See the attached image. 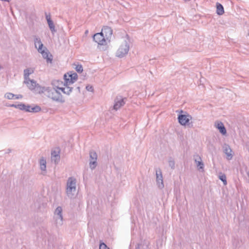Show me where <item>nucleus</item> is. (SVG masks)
Masks as SVG:
<instances>
[{
    "mask_svg": "<svg viewBox=\"0 0 249 249\" xmlns=\"http://www.w3.org/2000/svg\"><path fill=\"white\" fill-rule=\"evenodd\" d=\"M44 92H47L48 97L52 99L53 101L61 103L65 102V100L59 90L45 87Z\"/></svg>",
    "mask_w": 249,
    "mask_h": 249,
    "instance_id": "obj_1",
    "label": "nucleus"
},
{
    "mask_svg": "<svg viewBox=\"0 0 249 249\" xmlns=\"http://www.w3.org/2000/svg\"><path fill=\"white\" fill-rule=\"evenodd\" d=\"M76 180L73 177L68 178L67 182L66 194L69 197L72 198L76 192Z\"/></svg>",
    "mask_w": 249,
    "mask_h": 249,
    "instance_id": "obj_2",
    "label": "nucleus"
},
{
    "mask_svg": "<svg viewBox=\"0 0 249 249\" xmlns=\"http://www.w3.org/2000/svg\"><path fill=\"white\" fill-rule=\"evenodd\" d=\"M24 83L26 84L28 88L31 90L38 93L44 92L45 87H41L34 80L30 79L26 81H24Z\"/></svg>",
    "mask_w": 249,
    "mask_h": 249,
    "instance_id": "obj_3",
    "label": "nucleus"
},
{
    "mask_svg": "<svg viewBox=\"0 0 249 249\" xmlns=\"http://www.w3.org/2000/svg\"><path fill=\"white\" fill-rule=\"evenodd\" d=\"M129 50L128 42L124 40L120 46L116 53V56L122 58L125 56Z\"/></svg>",
    "mask_w": 249,
    "mask_h": 249,
    "instance_id": "obj_4",
    "label": "nucleus"
},
{
    "mask_svg": "<svg viewBox=\"0 0 249 249\" xmlns=\"http://www.w3.org/2000/svg\"><path fill=\"white\" fill-rule=\"evenodd\" d=\"M89 168L91 170H94L97 166V154L94 150H90L89 152Z\"/></svg>",
    "mask_w": 249,
    "mask_h": 249,
    "instance_id": "obj_5",
    "label": "nucleus"
},
{
    "mask_svg": "<svg viewBox=\"0 0 249 249\" xmlns=\"http://www.w3.org/2000/svg\"><path fill=\"white\" fill-rule=\"evenodd\" d=\"M54 219L57 226H61L63 224L62 208L58 206L55 209L54 213Z\"/></svg>",
    "mask_w": 249,
    "mask_h": 249,
    "instance_id": "obj_6",
    "label": "nucleus"
},
{
    "mask_svg": "<svg viewBox=\"0 0 249 249\" xmlns=\"http://www.w3.org/2000/svg\"><path fill=\"white\" fill-rule=\"evenodd\" d=\"M93 40L100 45H106L108 41L101 32L96 33L93 36Z\"/></svg>",
    "mask_w": 249,
    "mask_h": 249,
    "instance_id": "obj_7",
    "label": "nucleus"
},
{
    "mask_svg": "<svg viewBox=\"0 0 249 249\" xmlns=\"http://www.w3.org/2000/svg\"><path fill=\"white\" fill-rule=\"evenodd\" d=\"M156 182L159 188L161 189L164 188L163 177L161 170L160 168L156 169Z\"/></svg>",
    "mask_w": 249,
    "mask_h": 249,
    "instance_id": "obj_8",
    "label": "nucleus"
},
{
    "mask_svg": "<svg viewBox=\"0 0 249 249\" xmlns=\"http://www.w3.org/2000/svg\"><path fill=\"white\" fill-rule=\"evenodd\" d=\"M64 77L65 79V85H70L76 81L78 78V75L77 73H73L71 74H68V75L65 74Z\"/></svg>",
    "mask_w": 249,
    "mask_h": 249,
    "instance_id": "obj_9",
    "label": "nucleus"
},
{
    "mask_svg": "<svg viewBox=\"0 0 249 249\" xmlns=\"http://www.w3.org/2000/svg\"><path fill=\"white\" fill-rule=\"evenodd\" d=\"M179 123L182 125H186L189 124V121L192 119V117L188 114H180L178 116Z\"/></svg>",
    "mask_w": 249,
    "mask_h": 249,
    "instance_id": "obj_10",
    "label": "nucleus"
},
{
    "mask_svg": "<svg viewBox=\"0 0 249 249\" xmlns=\"http://www.w3.org/2000/svg\"><path fill=\"white\" fill-rule=\"evenodd\" d=\"M101 33L108 42H110L112 35V30L111 28L108 26H104L102 29Z\"/></svg>",
    "mask_w": 249,
    "mask_h": 249,
    "instance_id": "obj_11",
    "label": "nucleus"
},
{
    "mask_svg": "<svg viewBox=\"0 0 249 249\" xmlns=\"http://www.w3.org/2000/svg\"><path fill=\"white\" fill-rule=\"evenodd\" d=\"M124 98L121 96H117L114 100V109L117 110L125 104Z\"/></svg>",
    "mask_w": 249,
    "mask_h": 249,
    "instance_id": "obj_12",
    "label": "nucleus"
},
{
    "mask_svg": "<svg viewBox=\"0 0 249 249\" xmlns=\"http://www.w3.org/2000/svg\"><path fill=\"white\" fill-rule=\"evenodd\" d=\"M60 151L58 150H55L52 151L51 160L55 164H57L60 161Z\"/></svg>",
    "mask_w": 249,
    "mask_h": 249,
    "instance_id": "obj_13",
    "label": "nucleus"
},
{
    "mask_svg": "<svg viewBox=\"0 0 249 249\" xmlns=\"http://www.w3.org/2000/svg\"><path fill=\"white\" fill-rule=\"evenodd\" d=\"M195 162L198 170H203L204 163L202 162L201 157L198 155H195L194 157Z\"/></svg>",
    "mask_w": 249,
    "mask_h": 249,
    "instance_id": "obj_14",
    "label": "nucleus"
},
{
    "mask_svg": "<svg viewBox=\"0 0 249 249\" xmlns=\"http://www.w3.org/2000/svg\"><path fill=\"white\" fill-rule=\"evenodd\" d=\"M223 151L227 156V159L229 160H231L232 158V155L231 154L232 150L230 146L228 144H225L223 146Z\"/></svg>",
    "mask_w": 249,
    "mask_h": 249,
    "instance_id": "obj_15",
    "label": "nucleus"
},
{
    "mask_svg": "<svg viewBox=\"0 0 249 249\" xmlns=\"http://www.w3.org/2000/svg\"><path fill=\"white\" fill-rule=\"evenodd\" d=\"M52 84L53 86V89H57L58 90H61V89H63V87H62L64 85V84L62 81L60 80H54L52 81Z\"/></svg>",
    "mask_w": 249,
    "mask_h": 249,
    "instance_id": "obj_16",
    "label": "nucleus"
},
{
    "mask_svg": "<svg viewBox=\"0 0 249 249\" xmlns=\"http://www.w3.org/2000/svg\"><path fill=\"white\" fill-rule=\"evenodd\" d=\"M215 127L219 129L222 135H225L227 133L226 129L224 124L221 122H217L215 123Z\"/></svg>",
    "mask_w": 249,
    "mask_h": 249,
    "instance_id": "obj_17",
    "label": "nucleus"
},
{
    "mask_svg": "<svg viewBox=\"0 0 249 249\" xmlns=\"http://www.w3.org/2000/svg\"><path fill=\"white\" fill-rule=\"evenodd\" d=\"M46 160L44 157H41L39 160V167L41 171L46 172Z\"/></svg>",
    "mask_w": 249,
    "mask_h": 249,
    "instance_id": "obj_18",
    "label": "nucleus"
},
{
    "mask_svg": "<svg viewBox=\"0 0 249 249\" xmlns=\"http://www.w3.org/2000/svg\"><path fill=\"white\" fill-rule=\"evenodd\" d=\"M38 52L41 53L44 58L47 59V62H52V59L49 57V53L48 52L46 51L45 50H43L42 48L41 51H38Z\"/></svg>",
    "mask_w": 249,
    "mask_h": 249,
    "instance_id": "obj_19",
    "label": "nucleus"
},
{
    "mask_svg": "<svg viewBox=\"0 0 249 249\" xmlns=\"http://www.w3.org/2000/svg\"><path fill=\"white\" fill-rule=\"evenodd\" d=\"M35 47L37 49L38 51H40L43 48V45L39 38H36L34 40Z\"/></svg>",
    "mask_w": 249,
    "mask_h": 249,
    "instance_id": "obj_20",
    "label": "nucleus"
},
{
    "mask_svg": "<svg viewBox=\"0 0 249 249\" xmlns=\"http://www.w3.org/2000/svg\"><path fill=\"white\" fill-rule=\"evenodd\" d=\"M224 13V8L222 4L216 3V13L218 15H222Z\"/></svg>",
    "mask_w": 249,
    "mask_h": 249,
    "instance_id": "obj_21",
    "label": "nucleus"
},
{
    "mask_svg": "<svg viewBox=\"0 0 249 249\" xmlns=\"http://www.w3.org/2000/svg\"><path fill=\"white\" fill-rule=\"evenodd\" d=\"M64 86L65 87H63V89H61V91L64 94L70 95L72 91V88L70 87L69 85H65V83H64Z\"/></svg>",
    "mask_w": 249,
    "mask_h": 249,
    "instance_id": "obj_22",
    "label": "nucleus"
},
{
    "mask_svg": "<svg viewBox=\"0 0 249 249\" xmlns=\"http://www.w3.org/2000/svg\"><path fill=\"white\" fill-rule=\"evenodd\" d=\"M48 24L49 27V28L50 30L51 31L52 33L53 34H54L56 32V30L55 29V26L53 24V21L51 19H49L48 20Z\"/></svg>",
    "mask_w": 249,
    "mask_h": 249,
    "instance_id": "obj_23",
    "label": "nucleus"
},
{
    "mask_svg": "<svg viewBox=\"0 0 249 249\" xmlns=\"http://www.w3.org/2000/svg\"><path fill=\"white\" fill-rule=\"evenodd\" d=\"M33 72V71H31L30 69H26L24 70V81H26L27 80L30 79L29 76L30 74H31Z\"/></svg>",
    "mask_w": 249,
    "mask_h": 249,
    "instance_id": "obj_24",
    "label": "nucleus"
},
{
    "mask_svg": "<svg viewBox=\"0 0 249 249\" xmlns=\"http://www.w3.org/2000/svg\"><path fill=\"white\" fill-rule=\"evenodd\" d=\"M30 108H31V106L30 105H25V104L21 103V107H20V110L29 112L30 111Z\"/></svg>",
    "mask_w": 249,
    "mask_h": 249,
    "instance_id": "obj_25",
    "label": "nucleus"
},
{
    "mask_svg": "<svg viewBox=\"0 0 249 249\" xmlns=\"http://www.w3.org/2000/svg\"><path fill=\"white\" fill-rule=\"evenodd\" d=\"M41 108L39 106H38L37 105H36L34 107H31V108L30 109V111L29 112H35V113L38 112L40 111H41Z\"/></svg>",
    "mask_w": 249,
    "mask_h": 249,
    "instance_id": "obj_26",
    "label": "nucleus"
},
{
    "mask_svg": "<svg viewBox=\"0 0 249 249\" xmlns=\"http://www.w3.org/2000/svg\"><path fill=\"white\" fill-rule=\"evenodd\" d=\"M168 164L169 166L172 169H175V163L174 160L172 158H169L168 160Z\"/></svg>",
    "mask_w": 249,
    "mask_h": 249,
    "instance_id": "obj_27",
    "label": "nucleus"
},
{
    "mask_svg": "<svg viewBox=\"0 0 249 249\" xmlns=\"http://www.w3.org/2000/svg\"><path fill=\"white\" fill-rule=\"evenodd\" d=\"M219 178L223 182L224 185H225L227 184L226 177L225 174H221L219 175Z\"/></svg>",
    "mask_w": 249,
    "mask_h": 249,
    "instance_id": "obj_28",
    "label": "nucleus"
},
{
    "mask_svg": "<svg viewBox=\"0 0 249 249\" xmlns=\"http://www.w3.org/2000/svg\"><path fill=\"white\" fill-rule=\"evenodd\" d=\"M14 97H15V94H14L12 93H10V92L6 93L4 95V97L8 99H9V100L13 99Z\"/></svg>",
    "mask_w": 249,
    "mask_h": 249,
    "instance_id": "obj_29",
    "label": "nucleus"
},
{
    "mask_svg": "<svg viewBox=\"0 0 249 249\" xmlns=\"http://www.w3.org/2000/svg\"><path fill=\"white\" fill-rule=\"evenodd\" d=\"M75 70L78 72H82L83 71V67L81 65H78L76 66L75 67Z\"/></svg>",
    "mask_w": 249,
    "mask_h": 249,
    "instance_id": "obj_30",
    "label": "nucleus"
},
{
    "mask_svg": "<svg viewBox=\"0 0 249 249\" xmlns=\"http://www.w3.org/2000/svg\"><path fill=\"white\" fill-rule=\"evenodd\" d=\"M99 249H109V248L105 243H102L100 244Z\"/></svg>",
    "mask_w": 249,
    "mask_h": 249,
    "instance_id": "obj_31",
    "label": "nucleus"
},
{
    "mask_svg": "<svg viewBox=\"0 0 249 249\" xmlns=\"http://www.w3.org/2000/svg\"><path fill=\"white\" fill-rule=\"evenodd\" d=\"M8 106L10 107H14L15 108L20 109L21 104H18V105L11 104V105H10Z\"/></svg>",
    "mask_w": 249,
    "mask_h": 249,
    "instance_id": "obj_32",
    "label": "nucleus"
},
{
    "mask_svg": "<svg viewBox=\"0 0 249 249\" xmlns=\"http://www.w3.org/2000/svg\"><path fill=\"white\" fill-rule=\"evenodd\" d=\"M86 89L87 90L89 91H92L93 90V89L92 87L90 86H87L86 87Z\"/></svg>",
    "mask_w": 249,
    "mask_h": 249,
    "instance_id": "obj_33",
    "label": "nucleus"
},
{
    "mask_svg": "<svg viewBox=\"0 0 249 249\" xmlns=\"http://www.w3.org/2000/svg\"><path fill=\"white\" fill-rule=\"evenodd\" d=\"M14 97H15V98L16 99H21L23 97V96L21 94H18V95L15 94Z\"/></svg>",
    "mask_w": 249,
    "mask_h": 249,
    "instance_id": "obj_34",
    "label": "nucleus"
},
{
    "mask_svg": "<svg viewBox=\"0 0 249 249\" xmlns=\"http://www.w3.org/2000/svg\"><path fill=\"white\" fill-rule=\"evenodd\" d=\"M46 18L47 21L49 19H51L50 16L49 15H46Z\"/></svg>",
    "mask_w": 249,
    "mask_h": 249,
    "instance_id": "obj_35",
    "label": "nucleus"
},
{
    "mask_svg": "<svg viewBox=\"0 0 249 249\" xmlns=\"http://www.w3.org/2000/svg\"><path fill=\"white\" fill-rule=\"evenodd\" d=\"M247 174L249 178V171L247 172Z\"/></svg>",
    "mask_w": 249,
    "mask_h": 249,
    "instance_id": "obj_36",
    "label": "nucleus"
},
{
    "mask_svg": "<svg viewBox=\"0 0 249 249\" xmlns=\"http://www.w3.org/2000/svg\"><path fill=\"white\" fill-rule=\"evenodd\" d=\"M77 88L78 89V90L80 91V87H78Z\"/></svg>",
    "mask_w": 249,
    "mask_h": 249,
    "instance_id": "obj_37",
    "label": "nucleus"
},
{
    "mask_svg": "<svg viewBox=\"0 0 249 249\" xmlns=\"http://www.w3.org/2000/svg\"><path fill=\"white\" fill-rule=\"evenodd\" d=\"M2 69V67L1 66H0V70H1Z\"/></svg>",
    "mask_w": 249,
    "mask_h": 249,
    "instance_id": "obj_38",
    "label": "nucleus"
}]
</instances>
